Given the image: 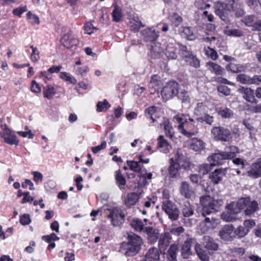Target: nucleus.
<instances>
[{
    "instance_id": "nucleus-47",
    "label": "nucleus",
    "mask_w": 261,
    "mask_h": 261,
    "mask_svg": "<svg viewBox=\"0 0 261 261\" xmlns=\"http://www.w3.org/2000/svg\"><path fill=\"white\" fill-rule=\"evenodd\" d=\"M196 120L198 122L201 123L204 122L206 124L211 125L214 122V117L206 113L201 116L197 117Z\"/></svg>"
},
{
    "instance_id": "nucleus-16",
    "label": "nucleus",
    "mask_w": 261,
    "mask_h": 261,
    "mask_svg": "<svg viewBox=\"0 0 261 261\" xmlns=\"http://www.w3.org/2000/svg\"><path fill=\"white\" fill-rule=\"evenodd\" d=\"M61 43L67 48H72L79 43L78 39L71 34H65L61 39Z\"/></svg>"
},
{
    "instance_id": "nucleus-14",
    "label": "nucleus",
    "mask_w": 261,
    "mask_h": 261,
    "mask_svg": "<svg viewBox=\"0 0 261 261\" xmlns=\"http://www.w3.org/2000/svg\"><path fill=\"white\" fill-rule=\"evenodd\" d=\"M233 230L234 228L232 225H226L219 231V236L225 241H231L234 237Z\"/></svg>"
},
{
    "instance_id": "nucleus-38",
    "label": "nucleus",
    "mask_w": 261,
    "mask_h": 261,
    "mask_svg": "<svg viewBox=\"0 0 261 261\" xmlns=\"http://www.w3.org/2000/svg\"><path fill=\"white\" fill-rule=\"evenodd\" d=\"M165 55L168 59L173 60L177 58L176 48L173 43H170L167 46Z\"/></svg>"
},
{
    "instance_id": "nucleus-34",
    "label": "nucleus",
    "mask_w": 261,
    "mask_h": 261,
    "mask_svg": "<svg viewBox=\"0 0 261 261\" xmlns=\"http://www.w3.org/2000/svg\"><path fill=\"white\" fill-rule=\"evenodd\" d=\"M127 238L128 241V244L135 246H137V247L141 248L143 242L142 239L140 236L135 233H130L128 235Z\"/></svg>"
},
{
    "instance_id": "nucleus-2",
    "label": "nucleus",
    "mask_w": 261,
    "mask_h": 261,
    "mask_svg": "<svg viewBox=\"0 0 261 261\" xmlns=\"http://www.w3.org/2000/svg\"><path fill=\"white\" fill-rule=\"evenodd\" d=\"M173 120L179 123V132L185 136L190 137L197 133L196 121L193 119L188 117V115L178 114L173 117Z\"/></svg>"
},
{
    "instance_id": "nucleus-53",
    "label": "nucleus",
    "mask_w": 261,
    "mask_h": 261,
    "mask_svg": "<svg viewBox=\"0 0 261 261\" xmlns=\"http://www.w3.org/2000/svg\"><path fill=\"white\" fill-rule=\"evenodd\" d=\"M213 166L211 163L207 164L204 163L199 166V172L202 175H205L212 170V167Z\"/></svg>"
},
{
    "instance_id": "nucleus-59",
    "label": "nucleus",
    "mask_w": 261,
    "mask_h": 261,
    "mask_svg": "<svg viewBox=\"0 0 261 261\" xmlns=\"http://www.w3.org/2000/svg\"><path fill=\"white\" fill-rule=\"evenodd\" d=\"M225 33L228 36L235 37H241L243 35V32L241 30L235 29L226 30Z\"/></svg>"
},
{
    "instance_id": "nucleus-24",
    "label": "nucleus",
    "mask_w": 261,
    "mask_h": 261,
    "mask_svg": "<svg viewBox=\"0 0 261 261\" xmlns=\"http://www.w3.org/2000/svg\"><path fill=\"white\" fill-rule=\"evenodd\" d=\"M175 161L179 164L180 168L186 170L188 169L190 166V163L187 157L182 153L178 150L176 152Z\"/></svg>"
},
{
    "instance_id": "nucleus-55",
    "label": "nucleus",
    "mask_w": 261,
    "mask_h": 261,
    "mask_svg": "<svg viewBox=\"0 0 261 261\" xmlns=\"http://www.w3.org/2000/svg\"><path fill=\"white\" fill-rule=\"evenodd\" d=\"M150 53L153 58H156L162 52V49L160 48L159 45H157L153 42V44L150 46Z\"/></svg>"
},
{
    "instance_id": "nucleus-20",
    "label": "nucleus",
    "mask_w": 261,
    "mask_h": 261,
    "mask_svg": "<svg viewBox=\"0 0 261 261\" xmlns=\"http://www.w3.org/2000/svg\"><path fill=\"white\" fill-rule=\"evenodd\" d=\"M202 243L204 248L208 250L216 251L219 248L218 244L216 242L208 236L203 237Z\"/></svg>"
},
{
    "instance_id": "nucleus-62",
    "label": "nucleus",
    "mask_w": 261,
    "mask_h": 261,
    "mask_svg": "<svg viewBox=\"0 0 261 261\" xmlns=\"http://www.w3.org/2000/svg\"><path fill=\"white\" fill-rule=\"evenodd\" d=\"M170 20L175 27H177L181 22L182 18L177 14L174 13L170 17Z\"/></svg>"
},
{
    "instance_id": "nucleus-43",
    "label": "nucleus",
    "mask_w": 261,
    "mask_h": 261,
    "mask_svg": "<svg viewBox=\"0 0 261 261\" xmlns=\"http://www.w3.org/2000/svg\"><path fill=\"white\" fill-rule=\"evenodd\" d=\"M207 112V108L203 102H199L197 104V106L195 108L194 113L197 116H201Z\"/></svg>"
},
{
    "instance_id": "nucleus-19",
    "label": "nucleus",
    "mask_w": 261,
    "mask_h": 261,
    "mask_svg": "<svg viewBox=\"0 0 261 261\" xmlns=\"http://www.w3.org/2000/svg\"><path fill=\"white\" fill-rule=\"evenodd\" d=\"M247 175L253 178H256L261 176V158L252 164L251 169L247 171Z\"/></svg>"
},
{
    "instance_id": "nucleus-52",
    "label": "nucleus",
    "mask_w": 261,
    "mask_h": 261,
    "mask_svg": "<svg viewBox=\"0 0 261 261\" xmlns=\"http://www.w3.org/2000/svg\"><path fill=\"white\" fill-rule=\"evenodd\" d=\"M60 77L61 79L69 83L74 84L76 83V80L73 76L66 72H61L60 74Z\"/></svg>"
},
{
    "instance_id": "nucleus-40",
    "label": "nucleus",
    "mask_w": 261,
    "mask_h": 261,
    "mask_svg": "<svg viewBox=\"0 0 261 261\" xmlns=\"http://www.w3.org/2000/svg\"><path fill=\"white\" fill-rule=\"evenodd\" d=\"M145 232L147 235L148 239L150 241L153 242L157 240L159 237L158 232L152 227H145Z\"/></svg>"
},
{
    "instance_id": "nucleus-1",
    "label": "nucleus",
    "mask_w": 261,
    "mask_h": 261,
    "mask_svg": "<svg viewBox=\"0 0 261 261\" xmlns=\"http://www.w3.org/2000/svg\"><path fill=\"white\" fill-rule=\"evenodd\" d=\"M215 8L216 14L225 22L229 20L232 11L235 12L237 17L245 14L241 0H224L223 2L219 1L215 4Z\"/></svg>"
},
{
    "instance_id": "nucleus-26",
    "label": "nucleus",
    "mask_w": 261,
    "mask_h": 261,
    "mask_svg": "<svg viewBox=\"0 0 261 261\" xmlns=\"http://www.w3.org/2000/svg\"><path fill=\"white\" fill-rule=\"evenodd\" d=\"M226 168L217 169L210 175V178L214 184L220 181L225 174Z\"/></svg>"
},
{
    "instance_id": "nucleus-36",
    "label": "nucleus",
    "mask_w": 261,
    "mask_h": 261,
    "mask_svg": "<svg viewBox=\"0 0 261 261\" xmlns=\"http://www.w3.org/2000/svg\"><path fill=\"white\" fill-rule=\"evenodd\" d=\"M159 146L162 149L161 151L164 153H167L170 151L171 146L163 136H160L158 139Z\"/></svg>"
},
{
    "instance_id": "nucleus-49",
    "label": "nucleus",
    "mask_w": 261,
    "mask_h": 261,
    "mask_svg": "<svg viewBox=\"0 0 261 261\" xmlns=\"http://www.w3.org/2000/svg\"><path fill=\"white\" fill-rule=\"evenodd\" d=\"M163 125L166 136L172 138L174 135V130L171 124L168 121H165L163 122Z\"/></svg>"
},
{
    "instance_id": "nucleus-50",
    "label": "nucleus",
    "mask_w": 261,
    "mask_h": 261,
    "mask_svg": "<svg viewBox=\"0 0 261 261\" xmlns=\"http://www.w3.org/2000/svg\"><path fill=\"white\" fill-rule=\"evenodd\" d=\"M218 113L219 116L223 118H229L233 115V111L231 109L226 107L219 110Z\"/></svg>"
},
{
    "instance_id": "nucleus-11",
    "label": "nucleus",
    "mask_w": 261,
    "mask_h": 261,
    "mask_svg": "<svg viewBox=\"0 0 261 261\" xmlns=\"http://www.w3.org/2000/svg\"><path fill=\"white\" fill-rule=\"evenodd\" d=\"M144 39L146 42L153 43L159 37L160 34L158 31L155 30L153 27L147 28L141 32Z\"/></svg>"
},
{
    "instance_id": "nucleus-28",
    "label": "nucleus",
    "mask_w": 261,
    "mask_h": 261,
    "mask_svg": "<svg viewBox=\"0 0 261 261\" xmlns=\"http://www.w3.org/2000/svg\"><path fill=\"white\" fill-rule=\"evenodd\" d=\"M181 210L185 217H189L194 214V207L188 201L184 202L181 205Z\"/></svg>"
},
{
    "instance_id": "nucleus-29",
    "label": "nucleus",
    "mask_w": 261,
    "mask_h": 261,
    "mask_svg": "<svg viewBox=\"0 0 261 261\" xmlns=\"http://www.w3.org/2000/svg\"><path fill=\"white\" fill-rule=\"evenodd\" d=\"M206 67L211 72L217 75H223L224 72V69L221 66L213 62H207Z\"/></svg>"
},
{
    "instance_id": "nucleus-61",
    "label": "nucleus",
    "mask_w": 261,
    "mask_h": 261,
    "mask_svg": "<svg viewBox=\"0 0 261 261\" xmlns=\"http://www.w3.org/2000/svg\"><path fill=\"white\" fill-rule=\"evenodd\" d=\"M30 47L32 49V53L31 55V59L34 62H37L39 59V51L37 47L31 45Z\"/></svg>"
},
{
    "instance_id": "nucleus-37",
    "label": "nucleus",
    "mask_w": 261,
    "mask_h": 261,
    "mask_svg": "<svg viewBox=\"0 0 261 261\" xmlns=\"http://www.w3.org/2000/svg\"><path fill=\"white\" fill-rule=\"evenodd\" d=\"M114 9L112 13L113 20L115 22H119L122 20L123 14L122 9L117 4H113Z\"/></svg>"
},
{
    "instance_id": "nucleus-5",
    "label": "nucleus",
    "mask_w": 261,
    "mask_h": 261,
    "mask_svg": "<svg viewBox=\"0 0 261 261\" xmlns=\"http://www.w3.org/2000/svg\"><path fill=\"white\" fill-rule=\"evenodd\" d=\"M179 85L175 81H170L164 86L161 91V95L163 100L167 101L178 93Z\"/></svg>"
},
{
    "instance_id": "nucleus-46",
    "label": "nucleus",
    "mask_w": 261,
    "mask_h": 261,
    "mask_svg": "<svg viewBox=\"0 0 261 261\" xmlns=\"http://www.w3.org/2000/svg\"><path fill=\"white\" fill-rule=\"evenodd\" d=\"M236 80L242 84L251 85V77L246 74L242 73L237 75Z\"/></svg>"
},
{
    "instance_id": "nucleus-8",
    "label": "nucleus",
    "mask_w": 261,
    "mask_h": 261,
    "mask_svg": "<svg viewBox=\"0 0 261 261\" xmlns=\"http://www.w3.org/2000/svg\"><path fill=\"white\" fill-rule=\"evenodd\" d=\"M242 22L252 31H261V18L258 14L248 15L244 17Z\"/></svg>"
},
{
    "instance_id": "nucleus-32",
    "label": "nucleus",
    "mask_w": 261,
    "mask_h": 261,
    "mask_svg": "<svg viewBox=\"0 0 261 261\" xmlns=\"http://www.w3.org/2000/svg\"><path fill=\"white\" fill-rule=\"evenodd\" d=\"M170 240L169 234L168 233H165L160 236L158 243L160 250H164L166 249L169 245Z\"/></svg>"
},
{
    "instance_id": "nucleus-39",
    "label": "nucleus",
    "mask_w": 261,
    "mask_h": 261,
    "mask_svg": "<svg viewBox=\"0 0 261 261\" xmlns=\"http://www.w3.org/2000/svg\"><path fill=\"white\" fill-rule=\"evenodd\" d=\"M141 248L129 244H125V254L128 256H133L136 255L140 251Z\"/></svg>"
},
{
    "instance_id": "nucleus-33",
    "label": "nucleus",
    "mask_w": 261,
    "mask_h": 261,
    "mask_svg": "<svg viewBox=\"0 0 261 261\" xmlns=\"http://www.w3.org/2000/svg\"><path fill=\"white\" fill-rule=\"evenodd\" d=\"M190 147L196 151H199L204 148L205 143L201 139L195 138L191 140Z\"/></svg>"
},
{
    "instance_id": "nucleus-44",
    "label": "nucleus",
    "mask_w": 261,
    "mask_h": 261,
    "mask_svg": "<svg viewBox=\"0 0 261 261\" xmlns=\"http://www.w3.org/2000/svg\"><path fill=\"white\" fill-rule=\"evenodd\" d=\"M131 226L137 231H141L144 228L143 221L138 218L134 219L130 222Z\"/></svg>"
},
{
    "instance_id": "nucleus-42",
    "label": "nucleus",
    "mask_w": 261,
    "mask_h": 261,
    "mask_svg": "<svg viewBox=\"0 0 261 261\" xmlns=\"http://www.w3.org/2000/svg\"><path fill=\"white\" fill-rule=\"evenodd\" d=\"M179 55L186 62H188L190 58L193 56L192 53L189 50L187 47L184 45H180L179 46Z\"/></svg>"
},
{
    "instance_id": "nucleus-15",
    "label": "nucleus",
    "mask_w": 261,
    "mask_h": 261,
    "mask_svg": "<svg viewBox=\"0 0 261 261\" xmlns=\"http://www.w3.org/2000/svg\"><path fill=\"white\" fill-rule=\"evenodd\" d=\"M207 159L213 166L222 165L225 160H228L224 152L215 153L208 157Z\"/></svg>"
},
{
    "instance_id": "nucleus-35",
    "label": "nucleus",
    "mask_w": 261,
    "mask_h": 261,
    "mask_svg": "<svg viewBox=\"0 0 261 261\" xmlns=\"http://www.w3.org/2000/svg\"><path fill=\"white\" fill-rule=\"evenodd\" d=\"M128 25L131 30L137 32L139 31L141 27H144V25L142 24L139 19L137 17L130 18L129 21Z\"/></svg>"
},
{
    "instance_id": "nucleus-48",
    "label": "nucleus",
    "mask_w": 261,
    "mask_h": 261,
    "mask_svg": "<svg viewBox=\"0 0 261 261\" xmlns=\"http://www.w3.org/2000/svg\"><path fill=\"white\" fill-rule=\"evenodd\" d=\"M43 95L45 97L50 99L55 94L56 90L55 88L50 85H46L43 90Z\"/></svg>"
},
{
    "instance_id": "nucleus-30",
    "label": "nucleus",
    "mask_w": 261,
    "mask_h": 261,
    "mask_svg": "<svg viewBox=\"0 0 261 261\" xmlns=\"http://www.w3.org/2000/svg\"><path fill=\"white\" fill-rule=\"evenodd\" d=\"M195 250L198 258L201 261H208L209 255L207 252L203 249L199 244L197 243L195 246Z\"/></svg>"
},
{
    "instance_id": "nucleus-56",
    "label": "nucleus",
    "mask_w": 261,
    "mask_h": 261,
    "mask_svg": "<svg viewBox=\"0 0 261 261\" xmlns=\"http://www.w3.org/2000/svg\"><path fill=\"white\" fill-rule=\"evenodd\" d=\"M111 107L108 101L105 99L102 102L99 101L97 103V111L99 112L106 111Z\"/></svg>"
},
{
    "instance_id": "nucleus-45",
    "label": "nucleus",
    "mask_w": 261,
    "mask_h": 261,
    "mask_svg": "<svg viewBox=\"0 0 261 261\" xmlns=\"http://www.w3.org/2000/svg\"><path fill=\"white\" fill-rule=\"evenodd\" d=\"M115 179L116 183L120 189L123 188L122 186H124L126 184V180L124 177L121 174L120 170H117L115 172Z\"/></svg>"
},
{
    "instance_id": "nucleus-27",
    "label": "nucleus",
    "mask_w": 261,
    "mask_h": 261,
    "mask_svg": "<svg viewBox=\"0 0 261 261\" xmlns=\"http://www.w3.org/2000/svg\"><path fill=\"white\" fill-rule=\"evenodd\" d=\"M170 165L169 168V172L171 177H178L179 176V170L180 169L179 164L172 158L170 160Z\"/></svg>"
},
{
    "instance_id": "nucleus-12",
    "label": "nucleus",
    "mask_w": 261,
    "mask_h": 261,
    "mask_svg": "<svg viewBox=\"0 0 261 261\" xmlns=\"http://www.w3.org/2000/svg\"><path fill=\"white\" fill-rule=\"evenodd\" d=\"M5 142L10 145H17L19 140L16 136L10 129L5 128L1 133Z\"/></svg>"
},
{
    "instance_id": "nucleus-54",
    "label": "nucleus",
    "mask_w": 261,
    "mask_h": 261,
    "mask_svg": "<svg viewBox=\"0 0 261 261\" xmlns=\"http://www.w3.org/2000/svg\"><path fill=\"white\" fill-rule=\"evenodd\" d=\"M204 53L206 56L213 60H216L218 56L217 51L212 48L207 47L204 49Z\"/></svg>"
},
{
    "instance_id": "nucleus-6",
    "label": "nucleus",
    "mask_w": 261,
    "mask_h": 261,
    "mask_svg": "<svg viewBox=\"0 0 261 261\" xmlns=\"http://www.w3.org/2000/svg\"><path fill=\"white\" fill-rule=\"evenodd\" d=\"M211 134L215 139L219 141L227 142L232 138L230 130L220 126L214 127L211 130Z\"/></svg>"
},
{
    "instance_id": "nucleus-41",
    "label": "nucleus",
    "mask_w": 261,
    "mask_h": 261,
    "mask_svg": "<svg viewBox=\"0 0 261 261\" xmlns=\"http://www.w3.org/2000/svg\"><path fill=\"white\" fill-rule=\"evenodd\" d=\"M181 34L189 40H194L197 37L195 33L190 27H183Z\"/></svg>"
},
{
    "instance_id": "nucleus-13",
    "label": "nucleus",
    "mask_w": 261,
    "mask_h": 261,
    "mask_svg": "<svg viewBox=\"0 0 261 261\" xmlns=\"http://www.w3.org/2000/svg\"><path fill=\"white\" fill-rule=\"evenodd\" d=\"M243 200H245L244 208H246V209L244 213L246 215L251 216L258 210V203L256 201H251L249 197L243 198Z\"/></svg>"
},
{
    "instance_id": "nucleus-22",
    "label": "nucleus",
    "mask_w": 261,
    "mask_h": 261,
    "mask_svg": "<svg viewBox=\"0 0 261 261\" xmlns=\"http://www.w3.org/2000/svg\"><path fill=\"white\" fill-rule=\"evenodd\" d=\"M239 91L242 93L243 97L247 101L251 103H256V100L254 95V91L251 88L242 87L239 89Z\"/></svg>"
},
{
    "instance_id": "nucleus-58",
    "label": "nucleus",
    "mask_w": 261,
    "mask_h": 261,
    "mask_svg": "<svg viewBox=\"0 0 261 261\" xmlns=\"http://www.w3.org/2000/svg\"><path fill=\"white\" fill-rule=\"evenodd\" d=\"M248 232V229L244 226H239L234 231V233L239 238H242L246 236Z\"/></svg>"
},
{
    "instance_id": "nucleus-25",
    "label": "nucleus",
    "mask_w": 261,
    "mask_h": 261,
    "mask_svg": "<svg viewBox=\"0 0 261 261\" xmlns=\"http://www.w3.org/2000/svg\"><path fill=\"white\" fill-rule=\"evenodd\" d=\"M162 85V82L161 77L158 75L155 74L152 76L148 87L150 90V93H153L155 91L158 90Z\"/></svg>"
},
{
    "instance_id": "nucleus-21",
    "label": "nucleus",
    "mask_w": 261,
    "mask_h": 261,
    "mask_svg": "<svg viewBox=\"0 0 261 261\" xmlns=\"http://www.w3.org/2000/svg\"><path fill=\"white\" fill-rule=\"evenodd\" d=\"M248 67V64H241L230 63L227 65L226 68L228 71L232 73H238L245 72Z\"/></svg>"
},
{
    "instance_id": "nucleus-10",
    "label": "nucleus",
    "mask_w": 261,
    "mask_h": 261,
    "mask_svg": "<svg viewBox=\"0 0 261 261\" xmlns=\"http://www.w3.org/2000/svg\"><path fill=\"white\" fill-rule=\"evenodd\" d=\"M180 194L187 199H192L195 196V190L187 181H182L179 186Z\"/></svg>"
},
{
    "instance_id": "nucleus-51",
    "label": "nucleus",
    "mask_w": 261,
    "mask_h": 261,
    "mask_svg": "<svg viewBox=\"0 0 261 261\" xmlns=\"http://www.w3.org/2000/svg\"><path fill=\"white\" fill-rule=\"evenodd\" d=\"M127 163L130 169L135 172L141 173V172L143 170H142L139 162L128 161H127Z\"/></svg>"
},
{
    "instance_id": "nucleus-31",
    "label": "nucleus",
    "mask_w": 261,
    "mask_h": 261,
    "mask_svg": "<svg viewBox=\"0 0 261 261\" xmlns=\"http://www.w3.org/2000/svg\"><path fill=\"white\" fill-rule=\"evenodd\" d=\"M178 250L177 245L172 244L170 246L166 254V258L168 261H177L176 255Z\"/></svg>"
},
{
    "instance_id": "nucleus-18",
    "label": "nucleus",
    "mask_w": 261,
    "mask_h": 261,
    "mask_svg": "<svg viewBox=\"0 0 261 261\" xmlns=\"http://www.w3.org/2000/svg\"><path fill=\"white\" fill-rule=\"evenodd\" d=\"M193 243V239L188 237L181 246L180 252L183 258H188L192 255L191 245Z\"/></svg>"
},
{
    "instance_id": "nucleus-60",
    "label": "nucleus",
    "mask_w": 261,
    "mask_h": 261,
    "mask_svg": "<svg viewBox=\"0 0 261 261\" xmlns=\"http://www.w3.org/2000/svg\"><path fill=\"white\" fill-rule=\"evenodd\" d=\"M138 200V196L135 193H132L127 195V203L129 205L135 204Z\"/></svg>"
},
{
    "instance_id": "nucleus-17",
    "label": "nucleus",
    "mask_w": 261,
    "mask_h": 261,
    "mask_svg": "<svg viewBox=\"0 0 261 261\" xmlns=\"http://www.w3.org/2000/svg\"><path fill=\"white\" fill-rule=\"evenodd\" d=\"M220 223L218 219L206 217L204 222L201 223V229L204 232L211 229H213Z\"/></svg>"
},
{
    "instance_id": "nucleus-23",
    "label": "nucleus",
    "mask_w": 261,
    "mask_h": 261,
    "mask_svg": "<svg viewBox=\"0 0 261 261\" xmlns=\"http://www.w3.org/2000/svg\"><path fill=\"white\" fill-rule=\"evenodd\" d=\"M175 161L179 164L180 168L186 170L188 169L190 166V163L187 157L182 153L178 150L176 152Z\"/></svg>"
},
{
    "instance_id": "nucleus-3",
    "label": "nucleus",
    "mask_w": 261,
    "mask_h": 261,
    "mask_svg": "<svg viewBox=\"0 0 261 261\" xmlns=\"http://www.w3.org/2000/svg\"><path fill=\"white\" fill-rule=\"evenodd\" d=\"M200 203L202 205V215L205 217L206 215L214 213L219 211L223 202L221 199H214L210 196H205L200 198Z\"/></svg>"
},
{
    "instance_id": "nucleus-7",
    "label": "nucleus",
    "mask_w": 261,
    "mask_h": 261,
    "mask_svg": "<svg viewBox=\"0 0 261 261\" xmlns=\"http://www.w3.org/2000/svg\"><path fill=\"white\" fill-rule=\"evenodd\" d=\"M162 208L171 220L175 221L178 219L179 215V209L171 201L162 202Z\"/></svg>"
},
{
    "instance_id": "nucleus-4",
    "label": "nucleus",
    "mask_w": 261,
    "mask_h": 261,
    "mask_svg": "<svg viewBox=\"0 0 261 261\" xmlns=\"http://www.w3.org/2000/svg\"><path fill=\"white\" fill-rule=\"evenodd\" d=\"M245 200L243 198L240 199L238 201L231 202L226 206L228 213L227 214H222L221 218L227 222H232L236 221V217L231 215H235L239 213L241 210L244 208V202Z\"/></svg>"
},
{
    "instance_id": "nucleus-57",
    "label": "nucleus",
    "mask_w": 261,
    "mask_h": 261,
    "mask_svg": "<svg viewBox=\"0 0 261 261\" xmlns=\"http://www.w3.org/2000/svg\"><path fill=\"white\" fill-rule=\"evenodd\" d=\"M228 150L224 151L228 159L234 158L236 156V154L238 152V148L235 146H230Z\"/></svg>"
},
{
    "instance_id": "nucleus-9",
    "label": "nucleus",
    "mask_w": 261,
    "mask_h": 261,
    "mask_svg": "<svg viewBox=\"0 0 261 261\" xmlns=\"http://www.w3.org/2000/svg\"><path fill=\"white\" fill-rule=\"evenodd\" d=\"M109 211L110 214L108 218L111 219L112 224L114 226H119L124 223L125 215L120 208L114 207Z\"/></svg>"
},
{
    "instance_id": "nucleus-64",
    "label": "nucleus",
    "mask_w": 261,
    "mask_h": 261,
    "mask_svg": "<svg viewBox=\"0 0 261 261\" xmlns=\"http://www.w3.org/2000/svg\"><path fill=\"white\" fill-rule=\"evenodd\" d=\"M27 18L31 21V22L32 23H39V19L37 16L35 14H32L30 11H29L27 14Z\"/></svg>"
},
{
    "instance_id": "nucleus-63",
    "label": "nucleus",
    "mask_w": 261,
    "mask_h": 261,
    "mask_svg": "<svg viewBox=\"0 0 261 261\" xmlns=\"http://www.w3.org/2000/svg\"><path fill=\"white\" fill-rule=\"evenodd\" d=\"M19 221L22 225H26L31 222V219L29 214H25L20 217Z\"/></svg>"
}]
</instances>
